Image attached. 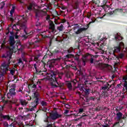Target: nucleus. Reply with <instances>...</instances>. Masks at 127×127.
<instances>
[{
    "label": "nucleus",
    "mask_w": 127,
    "mask_h": 127,
    "mask_svg": "<svg viewBox=\"0 0 127 127\" xmlns=\"http://www.w3.org/2000/svg\"><path fill=\"white\" fill-rule=\"evenodd\" d=\"M32 83H31L28 85V88L29 90V91L28 92V93H30V92H34V93L32 94V98L33 99H36L34 101V104H39V97H40V94H39V92L37 91V90H35L36 89V88H37V85L39 84H40L41 83V81H38V80L36 79L35 81V80H33L32 81Z\"/></svg>",
    "instance_id": "f257e3e1"
},
{
    "label": "nucleus",
    "mask_w": 127,
    "mask_h": 127,
    "mask_svg": "<svg viewBox=\"0 0 127 127\" xmlns=\"http://www.w3.org/2000/svg\"><path fill=\"white\" fill-rule=\"evenodd\" d=\"M58 72L55 70H51L50 73H48L50 78V86L53 89L55 88H60V89H64V83L61 82H58L56 76Z\"/></svg>",
    "instance_id": "f03ea898"
},
{
    "label": "nucleus",
    "mask_w": 127,
    "mask_h": 127,
    "mask_svg": "<svg viewBox=\"0 0 127 127\" xmlns=\"http://www.w3.org/2000/svg\"><path fill=\"white\" fill-rule=\"evenodd\" d=\"M12 54H13V50L11 49L10 51H7L5 54H4L2 55L1 58H3V59H5V61L2 63V64H3L4 63L6 65H8V72L9 68V66L10 65H13V64H14L15 63V61H12Z\"/></svg>",
    "instance_id": "7ed1b4c3"
},
{
    "label": "nucleus",
    "mask_w": 127,
    "mask_h": 127,
    "mask_svg": "<svg viewBox=\"0 0 127 127\" xmlns=\"http://www.w3.org/2000/svg\"><path fill=\"white\" fill-rule=\"evenodd\" d=\"M109 86H110V84H109L108 82H106V85L101 87V88L100 89V91H102L101 94L99 95V97L96 98V99L97 100V101H101V99H103V98L105 99L109 96V93H108Z\"/></svg>",
    "instance_id": "20e7f679"
},
{
    "label": "nucleus",
    "mask_w": 127,
    "mask_h": 127,
    "mask_svg": "<svg viewBox=\"0 0 127 127\" xmlns=\"http://www.w3.org/2000/svg\"><path fill=\"white\" fill-rule=\"evenodd\" d=\"M8 65L6 64L5 63L1 64L0 66V81H2L4 80V76L7 75L8 72Z\"/></svg>",
    "instance_id": "39448f33"
},
{
    "label": "nucleus",
    "mask_w": 127,
    "mask_h": 127,
    "mask_svg": "<svg viewBox=\"0 0 127 127\" xmlns=\"http://www.w3.org/2000/svg\"><path fill=\"white\" fill-rule=\"evenodd\" d=\"M116 116H117V120L118 122H116L113 125V127H120L121 126L123 127V126L125 125L124 123H123V120H126V118H127V116L123 115V113H122L120 112H118L116 114Z\"/></svg>",
    "instance_id": "423d86ee"
},
{
    "label": "nucleus",
    "mask_w": 127,
    "mask_h": 127,
    "mask_svg": "<svg viewBox=\"0 0 127 127\" xmlns=\"http://www.w3.org/2000/svg\"><path fill=\"white\" fill-rule=\"evenodd\" d=\"M89 61L91 64H94V66H95L96 68H99V69H101L102 70L105 69V67H109V66H110L109 64H103V63H100V61H97L95 60L94 59H93V58H92V57L89 60Z\"/></svg>",
    "instance_id": "0eeeda50"
},
{
    "label": "nucleus",
    "mask_w": 127,
    "mask_h": 127,
    "mask_svg": "<svg viewBox=\"0 0 127 127\" xmlns=\"http://www.w3.org/2000/svg\"><path fill=\"white\" fill-rule=\"evenodd\" d=\"M95 21H92L90 22L88 24H87L86 27H83L79 28V25L78 24L75 25L73 27V31L75 32L76 34H80L81 32H83V31H86L88 28H89V26L91 24V23H94Z\"/></svg>",
    "instance_id": "6e6552de"
},
{
    "label": "nucleus",
    "mask_w": 127,
    "mask_h": 127,
    "mask_svg": "<svg viewBox=\"0 0 127 127\" xmlns=\"http://www.w3.org/2000/svg\"><path fill=\"white\" fill-rule=\"evenodd\" d=\"M62 118V115L59 114L57 111L50 113L49 116H47L46 119L44 120L45 123H48V121H55L57 119Z\"/></svg>",
    "instance_id": "1a4fd4ad"
},
{
    "label": "nucleus",
    "mask_w": 127,
    "mask_h": 127,
    "mask_svg": "<svg viewBox=\"0 0 127 127\" xmlns=\"http://www.w3.org/2000/svg\"><path fill=\"white\" fill-rule=\"evenodd\" d=\"M15 43L16 42L15 40L14 39V36H10L8 39V44L11 46L12 48H11L9 46H7V48L9 49V51H10V50L12 49L13 52V50L15 48V46H14L15 45Z\"/></svg>",
    "instance_id": "9d476101"
},
{
    "label": "nucleus",
    "mask_w": 127,
    "mask_h": 127,
    "mask_svg": "<svg viewBox=\"0 0 127 127\" xmlns=\"http://www.w3.org/2000/svg\"><path fill=\"white\" fill-rule=\"evenodd\" d=\"M10 88L11 89H10L9 90V92L7 94V96L8 99H9L10 97H13L16 95V92H15V88H16V86L15 84H11Z\"/></svg>",
    "instance_id": "9b49d317"
},
{
    "label": "nucleus",
    "mask_w": 127,
    "mask_h": 127,
    "mask_svg": "<svg viewBox=\"0 0 127 127\" xmlns=\"http://www.w3.org/2000/svg\"><path fill=\"white\" fill-rule=\"evenodd\" d=\"M35 13L36 18H39V17L44 16L47 14V12H46V11L38 9H36L35 10Z\"/></svg>",
    "instance_id": "f8f14e48"
},
{
    "label": "nucleus",
    "mask_w": 127,
    "mask_h": 127,
    "mask_svg": "<svg viewBox=\"0 0 127 127\" xmlns=\"http://www.w3.org/2000/svg\"><path fill=\"white\" fill-rule=\"evenodd\" d=\"M49 29L51 31V32H53V33H55L56 32V29H55V24H54V22H53V21L50 20H49Z\"/></svg>",
    "instance_id": "ddd939ff"
},
{
    "label": "nucleus",
    "mask_w": 127,
    "mask_h": 127,
    "mask_svg": "<svg viewBox=\"0 0 127 127\" xmlns=\"http://www.w3.org/2000/svg\"><path fill=\"white\" fill-rule=\"evenodd\" d=\"M124 12V10L122 8H117L112 11H110L109 14L110 15H118L119 13H122Z\"/></svg>",
    "instance_id": "4468645a"
},
{
    "label": "nucleus",
    "mask_w": 127,
    "mask_h": 127,
    "mask_svg": "<svg viewBox=\"0 0 127 127\" xmlns=\"http://www.w3.org/2000/svg\"><path fill=\"white\" fill-rule=\"evenodd\" d=\"M0 118L5 121H12V122H13V119L11 118L12 117L9 116V115H4L2 113H0Z\"/></svg>",
    "instance_id": "2eb2a0df"
},
{
    "label": "nucleus",
    "mask_w": 127,
    "mask_h": 127,
    "mask_svg": "<svg viewBox=\"0 0 127 127\" xmlns=\"http://www.w3.org/2000/svg\"><path fill=\"white\" fill-rule=\"evenodd\" d=\"M34 103V102L31 103V107H32L31 108H24L26 113H28V112H32V111L34 110V108H36V106H37V105L39 104H36Z\"/></svg>",
    "instance_id": "dca6fc26"
},
{
    "label": "nucleus",
    "mask_w": 127,
    "mask_h": 127,
    "mask_svg": "<svg viewBox=\"0 0 127 127\" xmlns=\"http://www.w3.org/2000/svg\"><path fill=\"white\" fill-rule=\"evenodd\" d=\"M79 56H80V55L78 54H76L75 55V56H74V55H72V54H68L65 57L66 58H74V60L76 61H79Z\"/></svg>",
    "instance_id": "f3484780"
},
{
    "label": "nucleus",
    "mask_w": 127,
    "mask_h": 127,
    "mask_svg": "<svg viewBox=\"0 0 127 127\" xmlns=\"http://www.w3.org/2000/svg\"><path fill=\"white\" fill-rule=\"evenodd\" d=\"M34 67L35 68L36 71L35 73L37 75H43V73H42V72H46V69L45 70H42L38 69V68L36 67V64H34Z\"/></svg>",
    "instance_id": "a211bd4d"
},
{
    "label": "nucleus",
    "mask_w": 127,
    "mask_h": 127,
    "mask_svg": "<svg viewBox=\"0 0 127 127\" xmlns=\"http://www.w3.org/2000/svg\"><path fill=\"white\" fill-rule=\"evenodd\" d=\"M120 34H120L119 33H118L114 35L115 39L116 41H121V40L124 39V38L122 36H121Z\"/></svg>",
    "instance_id": "6ab92c4d"
},
{
    "label": "nucleus",
    "mask_w": 127,
    "mask_h": 127,
    "mask_svg": "<svg viewBox=\"0 0 127 127\" xmlns=\"http://www.w3.org/2000/svg\"><path fill=\"white\" fill-rule=\"evenodd\" d=\"M104 9L105 12H108L110 9H111V6L107 4H103L101 6Z\"/></svg>",
    "instance_id": "aec40b11"
},
{
    "label": "nucleus",
    "mask_w": 127,
    "mask_h": 127,
    "mask_svg": "<svg viewBox=\"0 0 127 127\" xmlns=\"http://www.w3.org/2000/svg\"><path fill=\"white\" fill-rule=\"evenodd\" d=\"M83 92L85 96H88L90 95V93L92 92V90L90 88H85Z\"/></svg>",
    "instance_id": "412c9836"
},
{
    "label": "nucleus",
    "mask_w": 127,
    "mask_h": 127,
    "mask_svg": "<svg viewBox=\"0 0 127 127\" xmlns=\"http://www.w3.org/2000/svg\"><path fill=\"white\" fill-rule=\"evenodd\" d=\"M76 114H75V118H77V117H80L78 120H80V119H83L84 117H87V115H85L84 114H82L81 116L80 115L81 114L80 113L78 112L77 111H76Z\"/></svg>",
    "instance_id": "4be33fe9"
},
{
    "label": "nucleus",
    "mask_w": 127,
    "mask_h": 127,
    "mask_svg": "<svg viewBox=\"0 0 127 127\" xmlns=\"http://www.w3.org/2000/svg\"><path fill=\"white\" fill-rule=\"evenodd\" d=\"M42 112L46 113L47 112V108L45 107V106H43L39 108L37 113H42Z\"/></svg>",
    "instance_id": "5701e85b"
},
{
    "label": "nucleus",
    "mask_w": 127,
    "mask_h": 127,
    "mask_svg": "<svg viewBox=\"0 0 127 127\" xmlns=\"http://www.w3.org/2000/svg\"><path fill=\"white\" fill-rule=\"evenodd\" d=\"M65 84L68 90H72V89H73V86H72V82H71V81L65 82Z\"/></svg>",
    "instance_id": "b1692460"
},
{
    "label": "nucleus",
    "mask_w": 127,
    "mask_h": 127,
    "mask_svg": "<svg viewBox=\"0 0 127 127\" xmlns=\"http://www.w3.org/2000/svg\"><path fill=\"white\" fill-rule=\"evenodd\" d=\"M57 61H60V59L57 58L56 59H53L51 60V62L52 63V65H53V67L54 66V65H56V64H57V63H56Z\"/></svg>",
    "instance_id": "393cba45"
},
{
    "label": "nucleus",
    "mask_w": 127,
    "mask_h": 127,
    "mask_svg": "<svg viewBox=\"0 0 127 127\" xmlns=\"http://www.w3.org/2000/svg\"><path fill=\"white\" fill-rule=\"evenodd\" d=\"M19 64H21L23 65V62L22 61V59L19 58L18 61V63L16 64H14V68H16L17 66L19 65Z\"/></svg>",
    "instance_id": "a878e982"
},
{
    "label": "nucleus",
    "mask_w": 127,
    "mask_h": 127,
    "mask_svg": "<svg viewBox=\"0 0 127 127\" xmlns=\"http://www.w3.org/2000/svg\"><path fill=\"white\" fill-rule=\"evenodd\" d=\"M3 126L4 127H16L15 126H13V123L11 124L10 125H8L7 122H4L3 123Z\"/></svg>",
    "instance_id": "bb28decb"
},
{
    "label": "nucleus",
    "mask_w": 127,
    "mask_h": 127,
    "mask_svg": "<svg viewBox=\"0 0 127 127\" xmlns=\"http://www.w3.org/2000/svg\"><path fill=\"white\" fill-rule=\"evenodd\" d=\"M114 52L115 53H119V52H121V47L117 46L114 47Z\"/></svg>",
    "instance_id": "cd10ccee"
},
{
    "label": "nucleus",
    "mask_w": 127,
    "mask_h": 127,
    "mask_svg": "<svg viewBox=\"0 0 127 127\" xmlns=\"http://www.w3.org/2000/svg\"><path fill=\"white\" fill-rule=\"evenodd\" d=\"M20 103L21 106H23V107L27 105V102H26V101L23 99H20Z\"/></svg>",
    "instance_id": "c85d7f7f"
},
{
    "label": "nucleus",
    "mask_w": 127,
    "mask_h": 127,
    "mask_svg": "<svg viewBox=\"0 0 127 127\" xmlns=\"http://www.w3.org/2000/svg\"><path fill=\"white\" fill-rule=\"evenodd\" d=\"M91 93L93 97H95V98L97 97V96H98L100 95V93L97 91H94L91 90Z\"/></svg>",
    "instance_id": "c756f323"
},
{
    "label": "nucleus",
    "mask_w": 127,
    "mask_h": 127,
    "mask_svg": "<svg viewBox=\"0 0 127 127\" xmlns=\"http://www.w3.org/2000/svg\"><path fill=\"white\" fill-rule=\"evenodd\" d=\"M108 53L110 55H115V50L113 48H110L108 51Z\"/></svg>",
    "instance_id": "7c9ffc66"
},
{
    "label": "nucleus",
    "mask_w": 127,
    "mask_h": 127,
    "mask_svg": "<svg viewBox=\"0 0 127 127\" xmlns=\"http://www.w3.org/2000/svg\"><path fill=\"white\" fill-rule=\"evenodd\" d=\"M91 100H92V101H95V100H96V97H95L94 96L93 97H90L89 98H87L86 99L85 102H87V103L90 102V101H91Z\"/></svg>",
    "instance_id": "2f4dec72"
},
{
    "label": "nucleus",
    "mask_w": 127,
    "mask_h": 127,
    "mask_svg": "<svg viewBox=\"0 0 127 127\" xmlns=\"http://www.w3.org/2000/svg\"><path fill=\"white\" fill-rule=\"evenodd\" d=\"M14 10H15V7L12 6V9L10 11V16H12L13 13L14 12Z\"/></svg>",
    "instance_id": "473e14b6"
},
{
    "label": "nucleus",
    "mask_w": 127,
    "mask_h": 127,
    "mask_svg": "<svg viewBox=\"0 0 127 127\" xmlns=\"http://www.w3.org/2000/svg\"><path fill=\"white\" fill-rule=\"evenodd\" d=\"M40 57V55L38 54L37 56L34 57V60L35 61H39Z\"/></svg>",
    "instance_id": "72a5a7b5"
},
{
    "label": "nucleus",
    "mask_w": 127,
    "mask_h": 127,
    "mask_svg": "<svg viewBox=\"0 0 127 127\" xmlns=\"http://www.w3.org/2000/svg\"><path fill=\"white\" fill-rule=\"evenodd\" d=\"M8 71H10V73L11 74V75H13V74H14L15 72V68H13L12 69H9V67L8 68Z\"/></svg>",
    "instance_id": "f704fd0d"
},
{
    "label": "nucleus",
    "mask_w": 127,
    "mask_h": 127,
    "mask_svg": "<svg viewBox=\"0 0 127 127\" xmlns=\"http://www.w3.org/2000/svg\"><path fill=\"white\" fill-rule=\"evenodd\" d=\"M47 66H49V68H52L53 67V65H52V64L51 63V61H49L47 62Z\"/></svg>",
    "instance_id": "c9c22d12"
},
{
    "label": "nucleus",
    "mask_w": 127,
    "mask_h": 127,
    "mask_svg": "<svg viewBox=\"0 0 127 127\" xmlns=\"http://www.w3.org/2000/svg\"><path fill=\"white\" fill-rule=\"evenodd\" d=\"M41 105L42 106V107H46V106H47V102L44 101H42L41 102Z\"/></svg>",
    "instance_id": "e433bc0d"
},
{
    "label": "nucleus",
    "mask_w": 127,
    "mask_h": 127,
    "mask_svg": "<svg viewBox=\"0 0 127 127\" xmlns=\"http://www.w3.org/2000/svg\"><path fill=\"white\" fill-rule=\"evenodd\" d=\"M124 88H123V91H127V82L125 81L124 84Z\"/></svg>",
    "instance_id": "4c0bfd02"
},
{
    "label": "nucleus",
    "mask_w": 127,
    "mask_h": 127,
    "mask_svg": "<svg viewBox=\"0 0 127 127\" xmlns=\"http://www.w3.org/2000/svg\"><path fill=\"white\" fill-rule=\"evenodd\" d=\"M85 85H88V86H91V85H92V83L91 82V81L88 80H86L84 82Z\"/></svg>",
    "instance_id": "58836bf2"
},
{
    "label": "nucleus",
    "mask_w": 127,
    "mask_h": 127,
    "mask_svg": "<svg viewBox=\"0 0 127 127\" xmlns=\"http://www.w3.org/2000/svg\"><path fill=\"white\" fill-rule=\"evenodd\" d=\"M64 28V26H63V24H61L59 27H58V29L60 31H62Z\"/></svg>",
    "instance_id": "ea45409f"
},
{
    "label": "nucleus",
    "mask_w": 127,
    "mask_h": 127,
    "mask_svg": "<svg viewBox=\"0 0 127 127\" xmlns=\"http://www.w3.org/2000/svg\"><path fill=\"white\" fill-rule=\"evenodd\" d=\"M32 6H33V4L32 3H30L29 6L27 7L28 10H30V11L32 10Z\"/></svg>",
    "instance_id": "a19ab883"
},
{
    "label": "nucleus",
    "mask_w": 127,
    "mask_h": 127,
    "mask_svg": "<svg viewBox=\"0 0 127 127\" xmlns=\"http://www.w3.org/2000/svg\"><path fill=\"white\" fill-rule=\"evenodd\" d=\"M77 81L76 79H73L71 81V82L73 84L74 87H75L76 85H77Z\"/></svg>",
    "instance_id": "79ce46f5"
},
{
    "label": "nucleus",
    "mask_w": 127,
    "mask_h": 127,
    "mask_svg": "<svg viewBox=\"0 0 127 127\" xmlns=\"http://www.w3.org/2000/svg\"><path fill=\"white\" fill-rule=\"evenodd\" d=\"M68 53H72V52H74V49L72 47L70 48L69 50L67 51Z\"/></svg>",
    "instance_id": "37998d69"
},
{
    "label": "nucleus",
    "mask_w": 127,
    "mask_h": 127,
    "mask_svg": "<svg viewBox=\"0 0 127 127\" xmlns=\"http://www.w3.org/2000/svg\"><path fill=\"white\" fill-rule=\"evenodd\" d=\"M47 55H48L49 56H53L54 54H53V52H51L50 51H47Z\"/></svg>",
    "instance_id": "c03bdc74"
},
{
    "label": "nucleus",
    "mask_w": 127,
    "mask_h": 127,
    "mask_svg": "<svg viewBox=\"0 0 127 127\" xmlns=\"http://www.w3.org/2000/svg\"><path fill=\"white\" fill-rule=\"evenodd\" d=\"M92 1L93 3H95V4L100 3V0H92Z\"/></svg>",
    "instance_id": "a18cd8bd"
},
{
    "label": "nucleus",
    "mask_w": 127,
    "mask_h": 127,
    "mask_svg": "<svg viewBox=\"0 0 127 127\" xmlns=\"http://www.w3.org/2000/svg\"><path fill=\"white\" fill-rule=\"evenodd\" d=\"M76 112L79 113L80 114H82V113H84V109L83 108H80L78 111H77Z\"/></svg>",
    "instance_id": "49530a36"
},
{
    "label": "nucleus",
    "mask_w": 127,
    "mask_h": 127,
    "mask_svg": "<svg viewBox=\"0 0 127 127\" xmlns=\"http://www.w3.org/2000/svg\"><path fill=\"white\" fill-rule=\"evenodd\" d=\"M47 126L46 127H53V124H49V121H48Z\"/></svg>",
    "instance_id": "de8ad7c7"
},
{
    "label": "nucleus",
    "mask_w": 127,
    "mask_h": 127,
    "mask_svg": "<svg viewBox=\"0 0 127 127\" xmlns=\"http://www.w3.org/2000/svg\"><path fill=\"white\" fill-rule=\"evenodd\" d=\"M16 45H21V43H20V40H16Z\"/></svg>",
    "instance_id": "09e8293b"
},
{
    "label": "nucleus",
    "mask_w": 127,
    "mask_h": 127,
    "mask_svg": "<svg viewBox=\"0 0 127 127\" xmlns=\"http://www.w3.org/2000/svg\"><path fill=\"white\" fill-rule=\"evenodd\" d=\"M118 46H120L121 48L122 47L124 48L125 47V44L123 42H120Z\"/></svg>",
    "instance_id": "8fccbe9b"
},
{
    "label": "nucleus",
    "mask_w": 127,
    "mask_h": 127,
    "mask_svg": "<svg viewBox=\"0 0 127 127\" xmlns=\"http://www.w3.org/2000/svg\"><path fill=\"white\" fill-rule=\"evenodd\" d=\"M101 110V107L98 106L95 109H94V111H96L97 112H99V111Z\"/></svg>",
    "instance_id": "3c124183"
},
{
    "label": "nucleus",
    "mask_w": 127,
    "mask_h": 127,
    "mask_svg": "<svg viewBox=\"0 0 127 127\" xmlns=\"http://www.w3.org/2000/svg\"><path fill=\"white\" fill-rule=\"evenodd\" d=\"M28 37V36H27L25 35H23L22 36V38L23 40H25L26 39H27Z\"/></svg>",
    "instance_id": "603ef678"
},
{
    "label": "nucleus",
    "mask_w": 127,
    "mask_h": 127,
    "mask_svg": "<svg viewBox=\"0 0 127 127\" xmlns=\"http://www.w3.org/2000/svg\"><path fill=\"white\" fill-rule=\"evenodd\" d=\"M85 89V88L84 87V86L82 85L80 88H79L80 91L81 92H84V90Z\"/></svg>",
    "instance_id": "864d4df0"
},
{
    "label": "nucleus",
    "mask_w": 127,
    "mask_h": 127,
    "mask_svg": "<svg viewBox=\"0 0 127 127\" xmlns=\"http://www.w3.org/2000/svg\"><path fill=\"white\" fill-rule=\"evenodd\" d=\"M59 53V51L58 50H55L54 51H53V53L54 55H55V54H57V53Z\"/></svg>",
    "instance_id": "5fc2aeb1"
},
{
    "label": "nucleus",
    "mask_w": 127,
    "mask_h": 127,
    "mask_svg": "<svg viewBox=\"0 0 127 127\" xmlns=\"http://www.w3.org/2000/svg\"><path fill=\"white\" fill-rule=\"evenodd\" d=\"M125 56L123 55V54H120L119 56V58H120V59H122L123 58H124V57Z\"/></svg>",
    "instance_id": "6e6d98bb"
},
{
    "label": "nucleus",
    "mask_w": 127,
    "mask_h": 127,
    "mask_svg": "<svg viewBox=\"0 0 127 127\" xmlns=\"http://www.w3.org/2000/svg\"><path fill=\"white\" fill-rule=\"evenodd\" d=\"M122 87V85L121 84H118L117 85L116 87V89H119V88H121Z\"/></svg>",
    "instance_id": "4d7b16f0"
},
{
    "label": "nucleus",
    "mask_w": 127,
    "mask_h": 127,
    "mask_svg": "<svg viewBox=\"0 0 127 127\" xmlns=\"http://www.w3.org/2000/svg\"><path fill=\"white\" fill-rule=\"evenodd\" d=\"M17 125L18 126H19V127H20V126H23V123L22 122H20L17 123Z\"/></svg>",
    "instance_id": "13d9d810"
},
{
    "label": "nucleus",
    "mask_w": 127,
    "mask_h": 127,
    "mask_svg": "<svg viewBox=\"0 0 127 127\" xmlns=\"http://www.w3.org/2000/svg\"><path fill=\"white\" fill-rule=\"evenodd\" d=\"M0 47H1V49H4L6 47V46L5 45L1 44Z\"/></svg>",
    "instance_id": "bf43d9fd"
},
{
    "label": "nucleus",
    "mask_w": 127,
    "mask_h": 127,
    "mask_svg": "<svg viewBox=\"0 0 127 127\" xmlns=\"http://www.w3.org/2000/svg\"><path fill=\"white\" fill-rule=\"evenodd\" d=\"M2 111H3V107L1 106V107H0V114H2V113H1V112H2Z\"/></svg>",
    "instance_id": "052dcab7"
},
{
    "label": "nucleus",
    "mask_w": 127,
    "mask_h": 127,
    "mask_svg": "<svg viewBox=\"0 0 127 127\" xmlns=\"http://www.w3.org/2000/svg\"><path fill=\"white\" fill-rule=\"evenodd\" d=\"M2 44L5 45V44H6V41L5 40V38L4 39V40H3L2 42Z\"/></svg>",
    "instance_id": "680f3d73"
},
{
    "label": "nucleus",
    "mask_w": 127,
    "mask_h": 127,
    "mask_svg": "<svg viewBox=\"0 0 127 127\" xmlns=\"http://www.w3.org/2000/svg\"><path fill=\"white\" fill-rule=\"evenodd\" d=\"M18 37H19V36L17 35V32L15 34V39H18Z\"/></svg>",
    "instance_id": "e2e57ef3"
},
{
    "label": "nucleus",
    "mask_w": 127,
    "mask_h": 127,
    "mask_svg": "<svg viewBox=\"0 0 127 127\" xmlns=\"http://www.w3.org/2000/svg\"><path fill=\"white\" fill-rule=\"evenodd\" d=\"M123 80L127 82V75L123 77Z\"/></svg>",
    "instance_id": "0e129e2a"
},
{
    "label": "nucleus",
    "mask_w": 127,
    "mask_h": 127,
    "mask_svg": "<svg viewBox=\"0 0 127 127\" xmlns=\"http://www.w3.org/2000/svg\"><path fill=\"white\" fill-rule=\"evenodd\" d=\"M21 59L23 61H26V59L24 57V56H21Z\"/></svg>",
    "instance_id": "69168bd1"
},
{
    "label": "nucleus",
    "mask_w": 127,
    "mask_h": 127,
    "mask_svg": "<svg viewBox=\"0 0 127 127\" xmlns=\"http://www.w3.org/2000/svg\"><path fill=\"white\" fill-rule=\"evenodd\" d=\"M48 58V55H47V54H46L43 57V59H47V58Z\"/></svg>",
    "instance_id": "338daca9"
},
{
    "label": "nucleus",
    "mask_w": 127,
    "mask_h": 127,
    "mask_svg": "<svg viewBox=\"0 0 127 127\" xmlns=\"http://www.w3.org/2000/svg\"><path fill=\"white\" fill-rule=\"evenodd\" d=\"M66 77H67V78H70V77H71V76L70 75V73L67 72L66 74Z\"/></svg>",
    "instance_id": "774afa93"
}]
</instances>
